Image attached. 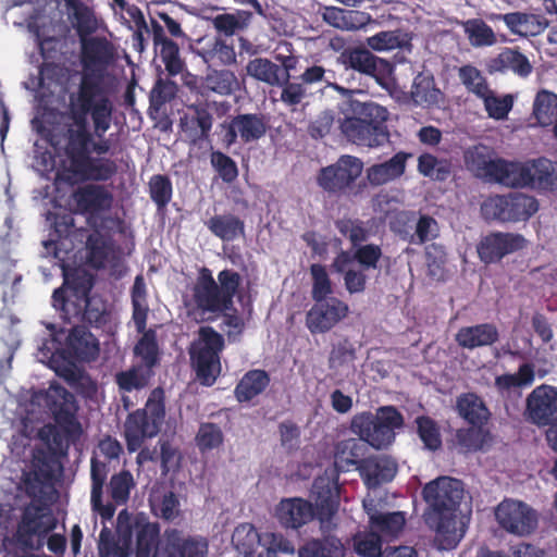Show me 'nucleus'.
Returning a JSON list of instances; mask_svg holds the SVG:
<instances>
[{
  "label": "nucleus",
  "instance_id": "40",
  "mask_svg": "<svg viewBox=\"0 0 557 557\" xmlns=\"http://www.w3.org/2000/svg\"><path fill=\"white\" fill-rule=\"evenodd\" d=\"M270 375L265 370L247 371L237 383L234 394L239 403H247L262 394L270 384Z\"/></svg>",
  "mask_w": 557,
  "mask_h": 557
},
{
  "label": "nucleus",
  "instance_id": "43",
  "mask_svg": "<svg viewBox=\"0 0 557 557\" xmlns=\"http://www.w3.org/2000/svg\"><path fill=\"white\" fill-rule=\"evenodd\" d=\"M260 534L251 523H240L232 534V544L243 557H264L263 552L257 554L260 546Z\"/></svg>",
  "mask_w": 557,
  "mask_h": 557
},
{
  "label": "nucleus",
  "instance_id": "19",
  "mask_svg": "<svg viewBox=\"0 0 557 557\" xmlns=\"http://www.w3.org/2000/svg\"><path fill=\"white\" fill-rule=\"evenodd\" d=\"M306 313V326L312 335L324 334L343 321L349 313V306L337 297L313 300Z\"/></svg>",
  "mask_w": 557,
  "mask_h": 557
},
{
  "label": "nucleus",
  "instance_id": "45",
  "mask_svg": "<svg viewBox=\"0 0 557 557\" xmlns=\"http://www.w3.org/2000/svg\"><path fill=\"white\" fill-rule=\"evenodd\" d=\"M300 557H343L344 546L339 539L324 535L322 539H312L299 549Z\"/></svg>",
  "mask_w": 557,
  "mask_h": 557
},
{
  "label": "nucleus",
  "instance_id": "14",
  "mask_svg": "<svg viewBox=\"0 0 557 557\" xmlns=\"http://www.w3.org/2000/svg\"><path fill=\"white\" fill-rule=\"evenodd\" d=\"M268 123L263 113H238L230 116L219 125L221 141L225 148L236 144L238 138L243 144L258 141L267 134Z\"/></svg>",
  "mask_w": 557,
  "mask_h": 557
},
{
  "label": "nucleus",
  "instance_id": "50",
  "mask_svg": "<svg viewBox=\"0 0 557 557\" xmlns=\"http://www.w3.org/2000/svg\"><path fill=\"white\" fill-rule=\"evenodd\" d=\"M135 487L133 474L128 470H122L111 476L108 493L112 502L108 504L116 506L126 505L129 499L132 488Z\"/></svg>",
  "mask_w": 557,
  "mask_h": 557
},
{
  "label": "nucleus",
  "instance_id": "30",
  "mask_svg": "<svg viewBox=\"0 0 557 557\" xmlns=\"http://www.w3.org/2000/svg\"><path fill=\"white\" fill-rule=\"evenodd\" d=\"M456 411L469 425L487 426L492 413L481 396L473 392L460 394L456 398Z\"/></svg>",
  "mask_w": 557,
  "mask_h": 557
},
{
  "label": "nucleus",
  "instance_id": "33",
  "mask_svg": "<svg viewBox=\"0 0 557 557\" xmlns=\"http://www.w3.org/2000/svg\"><path fill=\"white\" fill-rule=\"evenodd\" d=\"M359 471L368 486L376 487L394 479L397 463L385 456L369 457L361 461Z\"/></svg>",
  "mask_w": 557,
  "mask_h": 557
},
{
  "label": "nucleus",
  "instance_id": "17",
  "mask_svg": "<svg viewBox=\"0 0 557 557\" xmlns=\"http://www.w3.org/2000/svg\"><path fill=\"white\" fill-rule=\"evenodd\" d=\"M54 457L46 449L35 450L32 468L23 474L24 490L28 497H51L54 492Z\"/></svg>",
  "mask_w": 557,
  "mask_h": 557
},
{
  "label": "nucleus",
  "instance_id": "55",
  "mask_svg": "<svg viewBox=\"0 0 557 557\" xmlns=\"http://www.w3.org/2000/svg\"><path fill=\"white\" fill-rule=\"evenodd\" d=\"M148 189L149 196L158 210H164L173 196V185L170 177L165 174L152 175L148 182Z\"/></svg>",
  "mask_w": 557,
  "mask_h": 557
},
{
  "label": "nucleus",
  "instance_id": "21",
  "mask_svg": "<svg viewBox=\"0 0 557 557\" xmlns=\"http://www.w3.org/2000/svg\"><path fill=\"white\" fill-rule=\"evenodd\" d=\"M525 238L517 233L492 232L483 236L476 246L479 258L490 264L500 261L505 256L522 250Z\"/></svg>",
  "mask_w": 557,
  "mask_h": 557
},
{
  "label": "nucleus",
  "instance_id": "51",
  "mask_svg": "<svg viewBox=\"0 0 557 557\" xmlns=\"http://www.w3.org/2000/svg\"><path fill=\"white\" fill-rule=\"evenodd\" d=\"M53 234L52 238L45 240L44 247L47 253L53 258H60L59 242L63 238H67L74 228V218L70 213L55 214L52 223Z\"/></svg>",
  "mask_w": 557,
  "mask_h": 557
},
{
  "label": "nucleus",
  "instance_id": "18",
  "mask_svg": "<svg viewBox=\"0 0 557 557\" xmlns=\"http://www.w3.org/2000/svg\"><path fill=\"white\" fill-rule=\"evenodd\" d=\"M79 44L81 73L106 76L115 58L113 44L102 36H88L79 39Z\"/></svg>",
  "mask_w": 557,
  "mask_h": 557
},
{
  "label": "nucleus",
  "instance_id": "27",
  "mask_svg": "<svg viewBox=\"0 0 557 557\" xmlns=\"http://www.w3.org/2000/svg\"><path fill=\"white\" fill-rule=\"evenodd\" d=\"M492 20L503 21L510 33L519 36H537L548 26V20L542 14L528 12H510L506 14H495Z\"/></svg>",
  "mask_w": 557,
  "mask_h": 557
},
{
  "label": "nucleus",
  "instance_id": "10",
  "mask_svg": "<svg viewBox=\"0 0 557 557\" xmlns=\"http://www.w3.org/2000/svg\"><path fill=\"white\" fill-rule=\"evenodd\" d=\"M363 171L361 159L343 154L331 165L322 168L318 174L319 186L337 197H357L362 194L367 184L360 181Z\"/></svg>",
  "mask_w": 557,
  "mask_h": 557
},
{
  "label": "nucleus",
  "instance_id": "44",
  "mask_svg": "<svg viewBox=\"0 0 557 557\" xmlns=\"http://www.w3.org/2000/svg\"><path fill=\"white\" fill-rule=\"evenodd\" d=\"M533 116L539 125L554 128L557 123V95L547 89L537 91L533 101Z\"/></svg>",
  "mask_w": 557,
  "mask_h": 557
},
{
  "label": "nucleus",
  "instance_id": "47",
  "mask_svg": "<svg viewBox=\"0 0 557 557\" xmlns=\"http://www.w3.org/2000/svg\"><path fill=\"white\" fill-rule=\"evenodd\" d=\"M153 372H149L140 366H132L129 369L116 372L114 382L121 394H128L145 388Z\"/></svg>",
  "mask_w": 557,
  "mask_h": 557
},
{
  "label": "nucleus",
  "instance_id": "53",
  "mask_svg": "<svg viewBox=\"0 0 557 557\" xmlns=\"http://www.w3.org/2000/svg\"><path fill=\"white\" fill-rule=\"evenodd\" d=\"M177 85L170 79L158 78L149 95V113L156 119L165 103L170 102L176 95Z\"/></svg>",
  "mask_w": 557,
  "mask_h": 557
},
{
  "label": "nucleus",
  "instance_id": "42",
  "mask_svg": "<svg viewBox=\"0 0 557 557\" xmlns=\"http://www.w3.org/2000/svg\"><path fill=\"white\" fill-rule=\"evenodd\" d=\"M87 258L89 264L97 269H103L113 252V240L95 228L86 240Z\"/></svg>",
  "mask_w": 557,
  "mask_h": 557
},
{
  "label": "nucleus",
  "instance_id": "24",
  "mask_svg": "<svg viewBox=\"0 0 557 557\" xmlns=\"http://www.w3.org/2000/svg\"><path fill=\"white\" fill-rule=\"evenodd\" d=\"M274 517L284 530L299 531L314 521L313 504L302 497L282 498L275 506Z\"/></svg>",
  "mask_w": 557,
  "mask_h": 557
},
{
  "label": "nucleus",
  "instance_id": "49",
  "mask_svg": "<svg viewBox=\"0 0 557 557\" xmlns=\"http://www.w3.org/2000/svg\"><path fill=\"white\" fill-rule=\"evenodd\" d=\"M150 507L156 517L166 522H173L182 516L180 498L173 491L151 497Z\"/></svg>",
  "mask_w": 557,
  "mask_h": 557
},
{
  "label": "nucleus",
  "instance_id": "1",
  "mask_svg": "<svg viewBox=\"0 0 557 557\" xmlns=\"http://www.w3.org/2000/svg\"><path fill=\"white\" fill-rule=\"evenodd\" d=\"M64 156L65 159L57 173V178L67 185L87 182H108L117 173L114 160L106 158L110 152L111 141L104 135L97 137L95 128L89 124L66 127Z\"/></svg>",
  "mask_w": 557,
  "mask_h": 557
},
{
  "label": "nucleus",
  "instance_id": "4",
  "mask_svg": "<svg viewBox=\"0 0 557 557\" xmlns=\"http://www.w3.org/2000/svg\"><path fill=\"white\" fill-rule=\"evenodd\" d=\"M52 305L69 324L104 330L111 322L108 302L98 296H90L88 288L70 293L62 287L57 288L52 294Z\"/></svg>",
  "mask_w": 557,
  "mask_h": 557
},
{
  "label": "nucleus",
  "instance_id": "6",
  "mask_svg": "<svg viewBox=\"0 0 557 557\" xmlns=\"http://www.w3.org/2000/svg\"><path fill=\"white\" fill-rule=\"evenodd\" d=\"M165 392L154 387L144 406L127 414L124 422V437L129 451L138 450L147 438L157 436L164 423Z\"/></svg>",
  "mask_w": 557,
  "mask_h": 557
},
{
  "label": "nucleus",
  "instance_id": "20",
  "mask_svg": "<svg viewBox=\"0 0 557 557\" xmlns=\"http://www.w3.org/2000/svg\"><path fill=\"white\" fill-rule=\"evenodd\" d=\"M99 350L100 347L97 337L87 327L72 324L64 346L52 356L51 362L57 363V358L89 362L97 359Z\"/></svg>",
  "mask_w": 557,
  "mask_h": 557
},
{
  "label": "nucleus",
  "instance_id": "16",
  "mask_svg": "<svg viewBox=\"0 0 557 557\" xmlns=\"http://www.w3.org/2000/svg\"><path fill=\"white\" fill-rule=\"evenodd\" d=\"M46 404L54 422L66 436L82 433V425L77 420L78 404L75 396L64 386L51 384L46 394Z\"/></svg>",
  "mask_w": 557,
  "mask_h": 557
},
{
  "label": "nucleus",
  "instance_id": "37",
  "mask_svg": "<svg viewBox=\"0 0 557 557\" xmlns=\"http://www.w3.org/2000/svg\"><path fill=\"white\" fill-rule=\"evenodd\" d=\"M367 443L360 437L347 438L338 442L335 447L334 465L338 472L349 471L350 467L358 466L364 460Z\"/></svg>",
  "mask_w": 557,
  "mask_h": 557
},
{
  "label": "nucleus",
  "instance_id": "60",
  "mask_svg": "<svg viewBox=\"0 0 557 557\" xmlns=\"http://www.w3.org/2000/svg\"><path fill=\"white\" fill-rule=\"evenodd\" d=\"M418 171L432 180L445 181L450 174V164L431 153H422L418 158Z\"/></svg>",
  "mask_w": 557,
  "mask_h": 557
},
{
  "label": "nucleus",
  "instance_id": "58",
  "mask_svg": "<svg viewBox=\"0 0 557 557\" xmlns=\"http://www.w3.org/2000/svg\"><path fill=\"white\" fill-rule=\"evenodd\" d=\"M357 359V350L354 343L347 337H343L332 344L329 355V368L338 370Z\"/></svg>",
  "mask_w": 557,
  "mask_h": 557
},
{
  "label": "nucleus",
  "instance_id": "23",
  "mask_svg": "<svg viewBox=\"0 0 557 557\" xmlns=\"http://www.w3.org/2000/svg\"><path fill=\"white\" fill-rule=\"evenodd\" d=\"M193 300L201 312L222 313L230 310L210 269L199 270L193 286Z\"/></svg>",
  "mask_w": 557,
  "mask_h": 557
},
{
  "label": "nucleus",
  "instance_id": "57",
  "mask_svg": "<svg viewBox=\"0 0 557 557\" xmlns=\"http://www.w3.org/2000/svg\"><path fill=\"white\" fill-rule=\"evenodd\" d=\"M490 438V431L486 426L461 428L456 432V440L459 446L468 451H478L483 449Z\"/></svg>",
  "mask_w": 557,
  "mask_h": 557
},
{
  "label": "nucleus",
  "instance_id": "31",
  "mask_svg": "<svg viewBox=\"0 0 557 557\" xmlns=\"http://www.w3.org/2000/svg\"><path fill=\"white\" fill-rule=\"evenodd\" d=\"M410 157L411 153L399 151L389 160L369 166L366 171L368 182L372 186H382L399 178L405 173Z\"/></svg>",
  "mask_w": 557,
  "mask_h": 557
},
{
  "label": "nucleus",
  "instance_id": "22",
  "mask_svg": "<svg viewBox=\"0 0 557 557\" xmlns=\"http://www.w3.org/2000/svg\"><path fill=\"white\" fill-rule=\"evenodd\" d=\"M527 419L537 426L550 425L557 420V388L542 384L527 397Z\"/></svg>",
  "mask_w": 557,
  "mask_h": 557
},
{
  "label": "nucleus",
  "instance_id": "25",
  "mask_svg": "<svg viewBox=\"0 0 557 557\" xmlns=\"http://www.w3.org/2000/svg\"><path fill=\"white\" fill-rule=\"evenodd\" d=\"M73 199L81 213L88 214V224L91 218L111 209L113 195L106 186L99 184H86L73 193Z\"/></svg>",
  "mask_w": 557,
  "mask_h": 557
},
{
  "label": "nucleus",
  "instance_id": "64",
  "mask_svg": "<svg viewBox=\"0 0 557 557\" xmlns=\"http://www.w3.org/2000/svg\"><path fill=\"white\" fill-rule=\"evenodd\" d=\"M310 275L312 278L311 297L313 300H323L332 297L333 284L324 265L313 263L310 265Z\"/></svg>",
  "mask_w": 557,
  "mask_h": 557
},
{
  "label": "nucleus",
  "instance_id": "11",
  "mask_svg": "<svg viewBox=\"0 0 557 557\" xmlns=\"http://www.w3.org/2000/svg\"><path fill=\"white\" fill-rule=\"evenodd\" d=\"M539 210L537 200L521 193L488 197L481 206L486 221L519 222L529 220Z\"/></svg>",
  "mask_w": 557,
  "mask_h": 557
},
{
  "label": "nucleus",
  "instance_id": "54",
  "mask_svg": "<svg viewBox=\"0 0 557 557\" xmlns=\"http://www.w3.org/2000/svg\"><path fill=\"white\" fill-rule=\"evenodd\" d=\"M463 29L473 47H490L497 41L493 28L481 18L466 21Z\"/></svg>",
  "mask_w": 557,
  "mask_h": 557
},
{
  "label": "nucleus",
  "instance_id": "29",
  "mask_svg": "<svg viewBox=\"0 0 557 557\" xmlns=\"http://www.w3.org/2000/svg\"><path fill=\"white\" fill-rule=\"evenodd\" d=\"M323 20L329 25L347 32L366 29L369 25L375 24V21L367 12L336 7L325 8Z\"/></svg>",
  "mask_w": 557,
  "mask_h": 557
},
{
  "label": "nucleus",
  "instance_id": "46",
  "mask_svg": "<svg viewBox=\"0 0 557 557\" xmlns=\"http://www.w3.org/2000/svg\"><path fill=\"white\" fill-rule=\"evenodd\" d=\"M246 72L256 81L270 86H281L283 82L281 66L267 58L258 57L249 60Z\"/></svg>",
  "mask_w": 557,
  "mask_h": 557
},
{
  "label": "nucleus",
  "instance_id": "52",
  "mask_svg": "<svg viewBox=\"0 0 557 557\" xmlns=\"http://www.w3.org/2000/svg\"><path fill=\"white\" fill-rule=\"evenodd\" d=\"M223 442L224 434L220 425L213 422L200 423L195 436V443L201 454L220 448Z\"/></svg>",
  "mask_w": 557,
  "mask_h": 557
},
{
  "label": "nucleus",
  "instance_id": "12",
  "mask_svg": "<svg viewBox=\"0 0 557 557\" xmlns=\"http://www.w3.org/2000/svg\"><path fill=\"white\" fill-rule=\"evenodd\" d=\"M498 525L509 534L529 536L539 525L537 511L522 500L506 498L495 508Z\"/></svg>",
  "mask_w": 557,
  "mask_h": 557
},
{
  "label": "nucleus",
  "instance_id": "56",
  "mask_svg": "<svg viewBox=\"0 0 557 557\" xmlns=\"http://www.w3.org/2000/svg\"><path fill=\"white\" fill-rule=\"evenodd\" d=\"M60 426L52 423L45 424L38 431V438L47 445V451L54 456H65L69 443L65 433Z\"/></svg>",
  "mask_w": 557,
  "mask_h": 557
},
{
  "label": "nucleus",
  "instance_id": "26",
  "mask_svg": "<svg viewBox=\"0 0 557 557\" xmlns=\"http://www.w3.org/2000/svg\"><path fill=\"white\" fill-rule=\"evenodd\" d=\"M109 465L94 456L90 460V504L92 510L100 515L102 520H111L115 513L114 505L103 503V486L107 481Z\"/></svg>",
  "mask_w": 557,
  "mask_h": 557
},
{
  "label": "nucleus",
  "instance_id": "9",
  "mask_svg": "<svg viewBox=\"0 0 557 557\" xmlns=\"http://www.w3.org/2000/svg\"><path fill=\"white\" fill-rule=\"evenodd\" d=\"M404 425V417L394 406L380 407L376 413L363 411L351 419L350 429L363 442L375 449L391 445L395 430Z\"/></svg>",
  "mask_w": 557,
  "mask_h": 557
},
{
  "label": "nucleus",
  "instance_id": "8",
  "mask_svg": "<svg viewBox=\"0 0 557 557\" xmlns=\"http://www.w3.org/2000/svg\"><path fill=\"white\" fill-rule=\"evenodd\" d=\"M225 339L212 326H200L189 347V357L196 377L203 386H212L222 372L221 354Z\"/></svg>",
  "mask_w": 557,
  "mask_h": 557
},
{
  "label": "nucleus",
  "instance_id": "59",
  "mask_svg": "<svg viewBox=\"0 0 557 557\" xmlns=\"http://www.w3.org/2000/svg\"><path fill=\"white\" fill-rule=\"evenodd\" d=\"M417 433L425 448L437 450L442 446V436L437 422L429 416L416 418Z\"/></svg>",
  "mask_w": 557,
  "mask_h": 557
},
{
  "label": "nucleus",
  "instance_id": "38",
  "mask_svg": "<svg viewBox=\"0 0 557 557\" xmlns=\"http://www.w3.org/2000/svg\"><path fill=\"white\" fill-rule=\"evenodd\" d=\"M191 114L181 117V127L189 132L193 141L208 139L213 125V116L207 106L193 104L189 107Z\"/></svg>",
  "mask_w": 557,
  "mask_h": 557
},
{
  "label": "nucleus",
  "instance_id": "5",
  "mask_svg": "<svg viewBox=\"0 0 557 557\" xmlns=\"http://www.w3.org/2000/svg\"><path fill=\"white\" fill-rule=\"evenodd\" d=\"M351 107L358 116L345 117L339 125L347 140L368 148L380 147L388 141L387 110L384 107L359 101L352 102Z\"/></svg>",
  "mask_w": 557,
  "mask_h": 557
},
{
  "label": "nucleus",
  "instance_id": "62",
  "mask_svg": "<svg viewBox=\"0 0 557 557\" xmlns=\"http://www.w3.org/2000/svg\"><path fill=\"white\" fill-rule=\"evenodd\" d=\"M458 76L469 92L481 98L488 91V85L482 73L473 65H462L458 70Z\"/></svg>",
  "mask_w": 557,
  "mask_h": 557
},
{
  "label": "nucleus",
  "instance_id": "48",
  "mask_svg": "<svg viewBox=\"0 0 557 557\" xmlns=\"http://www.w3.org/2000/svg\"><path fill=\"white\" fill-rule=\"evenodd\" d=\"M160 540L158 523L147 522L139 525L136 531L135 557H154Z\"/></svg>",
  "mask_w": 557,
  "mask_h": 557
},
{
  "label": "nucleus",
  "instance_id": "13",
  "mask_svg": "<svg viewBox=\"0 0 557 557\" xmlns=\"http://www.w3.org/2000/svg\"><path fill=\"white\" fill-rule=\"evenodd\" d=\"M313 517L320 524L322 533L336 528L334 518L341 505V486L337 476H318L313 481Z\"/></svg>",
  "mask_w": 557,
  "mask_h": 557
},
{
  "label": "nucleus",
  "instance_id": "15",
  "mask_svg": "<svg viewBox=\"0 0 557 557\" xmlns=\"http://www.w3.org/2000/svg\"><path fill=\"white\" fill-rule=\"evenodd\" d=\"M208 555L207 537L177 528L164 530L154 552V557H208Z\"/></svg>",
  "mask_w": 557,
  "mask_h": 557
},
{
  "label": "nucleus",
  "instance_id": "61",
  "mask_svg": "<svg viewBox=\"0 0 557 557\" xmlns=\"http://www.w3.org/2000/svg\"><path fill=\"white\" fill-rule=\"evenodd\" d=\"M207 87L222 96L233 94L238 88V79L230 70L213 71L206 77Z\"/></svg>",
  "mask_w": 557,
  "mask_h": 557
},
{
  "label": "nucleus",
  "instance_id": "3",
  "mask_svg": "<svg viewBox=\"0 0 557 557\" xmlns=\"http://www.w3.org/2000/svg\"><path fill=\"white\" fill-rule=\"evenodd\" d=\"M67 98L66 115L71 123L66 127L82 125L85 128L90 117L96 136L106 135L111 127L114 106L104 75L81 73L76 88Z\"/></svg>",
  "mask_w": 557,
  "mask_h": 557
},
{
  "label": "nucleus",
  "instance_id": "63",
  "mask_svg": "<svg viewBox=\"0 0 557 557\" xmlns=\"http://www.w3.org/2000/svg\"><path fill=\"white\" fill-rule=\"evenodd\" d=\"M336 227L342 235L347 237L355 249L367 242L370 237V230L366 227L364 222L359 219H344L336 222Z\"/></svg>",
  "mask_w": 557,
  "mask_h": 557
},
{
  "label": "nucleus",
  "instance_id": "34",
  "mask_svg": "<svg viewBox=\"0 0 557 557\" xmlns=\"http://www.w3.org/2000/svg\"><path fill=\"white\" fill-rule=\"evenodd\" d=\"M339 60L345 69H351L361 74L377 77L380 73V66L386 65V62L374 55L371 51L361 47H352L345 49Z\"/></svg>",
  "mask_w": 557,
  "mask_h": 557
},
{
  "label": "nucleus",
  "instance_id": "35",
  "mask_svg": "<svg viewBox=\"0 0 557 557\" xmlns=\"http://www.w3.org/2000/svg\"><path fill=\"white\" fill-rule=\"evenodd\" d=\"M69 17L79 39L91 36L99 28V22L94 8L84 0H64Z\"/></svg>",
  "mask_w": 557,
  "mask_h": 557
},
{
  "label": "nucleus",
  "instance_id": "7",
  "mask_svg": "<svg viewBox=\"0 0 557 557\" xmlns=\"http://www.w3.org/2000/svg\"><path fill=\"white\" fill-rule=\"evenodd\" d=\"M132 320L138 333L143 336L134 347V354L140 358L139 364L143 369L153 372L152 369L160 362V348L157 341V333L153 330H146L149 313L148 294L145 278L137 275L131 289Z\"/></svg>",
  "mask_w": 557,
  "mask_h": 557
},
{
  "label": "nucleus",
  "instance_id": "39",
  "mask_svg": "<svg viewBox=\"0 0 557 557\" xmlns=\"http://www.w3.org/2000/svg\"><path fill=\"white\" fill-rule=\"evenodd\" d=\"M368 515L371 530L387 541L396 539L406 523L405 513L401 511L380 512L373 509L368 510Z\"/></svg>",
  "mask_w": 557,
  "mask_h": 557
},
{
  "label": "nucleus",
  "instance_id": "32",
  "mask_svg": "<svg viewBox=\"0 0 557 557\" xmlns=\"http://www.w3.org/2000/svg\"><path fill=\"white\" fill-rule=\"evenodd\" d=\"M410 96L416 106L440 108L445 100L443 91L436 86L431 73L420 72L413 78Z\"/></svg>",
  "mask_w": 557,
  "mask_h": 557
},
{
  "label": "nucleus",
  "instance_id": "36",
  "mask_svg": "<svg viewBox=\"0 0 557 557\" xmlns=\"http://www.w3.org/2000/svg\"><path fill=\"white\" fill-rule=\"evenodd\" d=\"M499 338L497 327L492 323L463 326L456 334V342L462 348L474 349L491 346Z\"/></svg>",
  "mask_w": 557,
  "mask_h": 557
},
{
  "label": "nucleus",
  "instance_id": "2",
  "mask_svg": "<svg viewBox=\"0 0 557 557\" xmlns=\"http://www.w3.org/2000/svg\"><path fill=\"white\" fill-rule=\"evenodd\" d=\"M426 503L424 520L435 531L438 548H455L466 532V525L458 519L460 504L463 498L462 482L449 476H440L422 490Z\"/></svg>",
  "mask_w": 557,
  "mask_h": 557
},
{
  "label": "nucleus",
  "instance_id": "28",
  "mask_svg": "<svg viewBox=\"0 0 557 557\" xmlns=\"http://www.w3.org/2000/svg\"><path fill=\"white\" fill-rule=\"evenodd\" d=\"M490 74L512 72L520 77H528L533 66L527 55L516 48H504L496 57L486 61Z\"/></svg>",
  "mask_w": 557,
  "mask_h": 557
},
{
  "label": "nucleus",
  "instance_id": "41",
  "mask_svg": "<svg viewBox=\"0 0 557 557\" xmlns=\"http://www.w3.org/2000/svg\"><path fill=\"white\" fill-rule=\"evenodd\" d=\"M206 226L223 242H233L245 236V222L232 213L215 214L206 222Z\"/></svg>",
  "mask_w": 557,
  "mask_h": 557
}]
</instances>
